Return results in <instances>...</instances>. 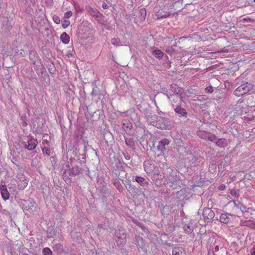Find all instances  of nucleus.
Here are the masks:
<instances>
[{"label":"nucleus","mask_w":255,"mask_h":255,"mask_svg":"<svg viewBox=\"0 0 255 255\" xmlns=\"http://www.w3.org/2000/svg\"><path fill=\"white\" fill-rule=\"evenodd\" d=\"M164 176L166 179V184H170V187L173 189L177 188L180 177L177 176L176 170L170 167H167L164 170Z\"/></svg>","instance_id":"nucleus-1"},{"label":"nucleus","mask_w":255,"mask_h":255,"mask_svg":"<svg viewBox=\"0 0 255 255\" xmlns=\"http://www.w3.org/2000/svg\"><path fill=\"white\" fill-rule=\"evenodd\" d=\"M253 90V85L248 82H246L238 87L234 91V94L237 97H240L247 93H249Z\"/></svg>","instance_id":"nucleus-2"},{"label":"nucleus","mask_w":255,"mask_h":255,"mask_svg":"<svg viewBox=\"0 0 255 255\" xmlns=\"http://www.w3.org/2000/svg\"><path fill=\"white\" fill-rule=\"evenodd\" d=\"M156 123L155 127L160 129H169L171 126V121L162 117H157Z\"/></svg>","instance_id":"nucleus-3"},{"label":"nucleus","mask_w":255,"mask_h":255,"mask_svg":"<svg viewBox=\"0 0 255 255\" xmlns=\"http://www.w3.org/2000/svg\"><path fill=\"white\" fill-rule=\"evenodd\" d=\"M38 144V142L36 139H35L32 137L28 138L27 139H26L21 141V144L24 147L28 150H32L36 148Z\"/></svg>","instance_id":"nucleus-4"},{"label":"nucleus","mask_w":255,"mask_h":255,"mask_svg":"<svg viewBox=\"0 0 255 255\" xmlns=\"http://www.w3.org/2000/svg\"><path fill=\"white\" fill-rule=\"evenodd\" d=\"M197 135L201 138L206 140L214 141L215 140V134L204 130H198Z\"/></svg>","instance_id":"nucleus-5"},{"label":"nucleus","mask_w":255,"mask_h":255,"mask_svg":"<svg viewBox=\"0 0 255 255\" xmlns=\"http://www.w3.org/2000/svg\"><path fill=\"white\" fill-rule=\"evenodd\" d=\"M16 178L18 188L20 190L24 189L28 183L27 178L23 174H17Z\"/></svg>","instance_id":"nucleus-6"},{"label":"nucleus","mask_w":255,"mask_h":255,"mask_svg":"<svg viewBox=\"0 0 255 255\" xmlns=\"http://www.w3.org/2000/svg\"><path fill=\"white\" fill-rule=\"evenodd\" d=\"M163 178H164V173H163V175L154 174L152 177V179L155 185L157 187H160L163 185L166 184V181L163 179Z\"/></svg>","instance_id":"nucleus-7"},{"label":"nucleus","mask_w":255,"mask_h":255,"mask_svg":"<svg viewBox=\"0 0 255 255\" xmlns=\"http://www.w3.org/2000/svg\"><path fill=\"white\" fill-rule=\"evenodd\" d=\"M202 215L204 220L207 222L212 221L215 216L214 211L209 208L204 209Z\"/></svg>","instance_id":"nucleus-8"},{"label":"nucleus","mask_w":255,"mask_h":255,"mask_svg":"<svg viewBox=\"0 0 255 255\" xmlns=\"http://www.w3.org/2000/svg\"><path fill=\"white\" fill-rule=\"evenodd\" d=\"M170 90L180 99L181 101H183V97L182 96L183 90L181 88L176 84H172L170 85Z\"/></svg>","instance_id":"nucleus-9"},{"label":"nucleus","mask_w":255,"mask_h":255,"mask_svg":"<svg viewBox=\"0 0 255 255\" xmlns=\"http://www.w3.org/2000/svg\"><path fill=\"white\" fill-rule=\"evenodd\" d=\"M132 180L133 181H135L138 183L141 186L144 188H147L148 187L149 183L145 178L139 176H132Z\"/></svg>","instance_id":"nucleus-10"},{"label":"nucleus","mask_w":255,"mask_h":255,"mask_svg":"<svg viewBox=\"0 0 255 255\" xmlns=\"http://www.w3.org/2000/svg\"><path fill=\"white\" fill-rule=\"evenodd\" d=\"M144 170L147 174L153 173L155 166L154 163L149 160H145L143 163Z\"/></svg>","instance_id":"nucleus-11"},{"label":"nucleus","mask_w":255,"mask_h":255,"mask_svg":"<svg viewBox=\"0 0 255 255\" xmlns=\"http://www.w3.org/2000/svg\"><path fill=\"white\" fill-rule=\"evenodd\" d=\"M170 143L169 139L167 138H163L158 141V144L157 146V150L161 153L164 152L166 150L165 146L168 145Z\"/></svg>","instance_id":"nucleus-12"},{"label":"nucleus","mask_w":255,"mask_h":255,"mask_svg":"<svg viewBox=\"0 0 255 255\" xmlns=\"http://www.w3.org/2000/svg\"><path fill=\"white\" fill-rule=\"evenodd\" d=\"M213 142L221 148L226 147L229 144L228 140L225 138H218L215 135V140Z\"/></svg>","instance_id":"nucleus-13"},{"label":"nucleus","mask_w":255,"mask_h":255,"mask_svg":"<svg viewBox=\"0 0 255 255\" xmlns=\"http://www.w3.org/2000/svg\"><path fill=\"white\" fill-rule=\"evenodd\" d=\"M29 58L31 63L35 65L36 62L40 60L39 56L36 51L34 50H30L29 52Z\"/></svg>","instance_id":"nucleus-14"},{"label":"nucleus","mask_w":255,"mask_h":255,"mask_svg":"<svg viewBox=\"0 0 255 255\" xmlns=\"http://www.w3.org/2000/svg\"><path fill=\"white\" fill-rule=\"evenodd\" d=\"M38 26H39V30H48L49 22L46 17H43L40 19Z\"/></svg>","instance_id":"nucleus-15"},{"label":"nucleus","mask_w":255,"mask_h":255,"mask_svg":"<svg viewBox=\"0 0 255 255\" xmlns=\"http://www.w3.org/2000/svg\"><path fill=\"white\" fill-rule=\"evenodd\" d=\"M84 170V169L80 168L79 166L76 165L73 167L71 169H70L68 171L69 172V175L76 176L79 175L80 174H83V172Z\"/></svg>","instance_id":"nucleus-16"},{"label":"nucleus","mask_w":255,"mask_h":255,"mask_svg":"<svg viewBox=\"0 0 255 255\" xmlns=\"http://www.w3.org/2000/svg\"><path fill=\"white\" fill-rule=\"evenodd\" d=\"M0 190L1 196L3 200H7L9 198V193L7 191L6 186L5 185L0 186Z\"/></svg>","instance_id":"nucleus-17"},{"label":"nucleus","mask_w":255,"mask_h":255,"mask_svg":"<svg viewBox=\"0 0 255 255\" xmlns=\"http://www.w3.org/2000/svg\"><path fill=\"white\" fill-rule=\"evenodd\" d=\"M115 166H113L115 170H124L125 165L126 164L119 159L115 160Z\"/></svg>","instance_id":"nucleus-18"},{"label":"nucleus","mask_w":255,"mask_h":255,"mask_svg":"<svg viewBox=\"0 0 255 255\" xmlns=\"http://www.w3.org/2000/svg\"><path fill=\"white\" fill-rule=\"evenodd\" d=\"M174 111L175 113L179 115V116L184 117H187V112L184 108H182L180 105L176 106V108L174 109Z\"/></svg>","instance_id":"nucleus-19"},{"label":"nucleus","mask_w":255,"mask_h":255,"mask_svg":"<svg viewBox=\"0 0 255 255\" xmlns=\"http://www.w3.org/2000/svg\"><path fill=\"white\" fill-rule=\"evenodd\" d=\"M241 226H246L255 229V221L246 220L241 221L240 223Z\"/></svg>","instance_id":"nucleus-20"},{"label":"nucleus","mask_w":255,"mask_h":255,"mask_svg":"<svg viewBox=\"0 0 255 255\" xmlns=\"http://www.w3.org/2000/svg\"><path fill=\"white\" fill-rule=\"evenodd\" d=\"M124 138L125 140V142L126 145L129 147L134 149H135V143L134 139L132 137H126L124 136Z\"/></svg>","instance_id":"nucleus-21"},{"label":"nucleus","mask_w":255,"mask_h":255,"mask_svg":"<svg viewBox=\"0 0 255 255\" xmlns=\"http://www.w3.org/2000/svg\"><path fill=\"white\" fill-rule=\"evenodd\" d=\"M70 175L69 171L67 172L66 170H65L63 173V179L68 185H71L72 183V179L69 177Z\"/></svg>","instance_id":"nucleus-22"},{"label":"nucleus","mask_w":255,"mask_h":255,"mask_svg":"<svg viewBox=\"0 0 255 255\" xmlns=\"http://www.w3.org/2000/svg\"><path fill=\"white\" fill-rule=\"evenodd\" d=\"M96 81H94L92 83V87H93V91L92 92V96H98L102 91H101L96 86Z\"/></svg>","instance_id":"nucleus-23"},{"label":"nucleus","mask_w":255,"mask_h":255,"mask_svg":"<svg viewBox=\"0 0 255 255\" xmlns=\"http://www.w3.org/2000/svg\"><path fill=\"white\" fill-rule=\"evenodd\" d=\"M115 241L118 246H123L127 242L126 237H116Z\"/></svg>","instance_id":"nucleus-24"},{"label":"nucleus","mask_w":255,"mask_h":255,"mask_svg":"<svg viewBox=\"0 0 255 255\" xmlns=\"http://www.w3.org/2000/svg\"><path fill=\"white\" fill-rule=\"evenodd\" d=\"M152 54L156 58H157L158 59H161L164 55L163 52H162L161 50L159 49L153 50L152 52Z\"/></svg>","instance_id":"nucleus-25"},{"label":"nucleus","mask_w":255,"mask_h":255,"mask_svg":"<svg viewBox=\"0 0 255 255\" xmlns=\"http://www.w3.org/2000/svg\"><path fill=\"white\" fill-rule=\"evenodd\" d=\"M22 205L23 210H25L27 211L32 210V207H33V206L32 205L31 203L26 200L24 201Z\"/></svg>","instance_id":"nucleus-26"},{"label":"nucleus","mask_w":255,"mask_h":255,"mask_svg":"<svg viewBox=\"0 0 255 255\" xmlns=\"http://www.w3.org/2000/svg\"><path fill=\"white\" fill-rule=\"evenodd\" d=\"M126 237V231L122 227H119L118 230L116 232V237Z\"/></svg>","instance_id":"nucleus-27"},{"label":"nucleus","mask_w":255,"mask_h":255,"mask_svg":"<svg viewBox=\"0 0 255 255\" xmlns=\"http://www.w3.org/2000/svg\"><path fill=\"white\" fill-rule=\"evenodd\" d=\"M60 39L63 43L68 44L70 41V37L66 32H63L61 35Z\"/></svg>","instance_id":"nucleus-28"},{"label":"nucleus","mask_w":255,"mask_h":255,"mask_svg":"<svg viewBox=\"0 0 255 255\" xmlns=\"http://www.w3.org/2000/svg\"><path fill=\"white\" fill-rule=\"evenodd\" d=\"M183 249L179 247H175L172 250V255H182Z\"/></svg>","instance_id":"nucleus-29"},{"label":"nucleus","mask_w":255,"mask_h":255,"mask_svg":"<svg viewBox=\"0 0 255 255\" xmlns=\"http://www.w3.org/2000/svg\"><path fill=\"white\" fill-rule=\"evenodd\" d=\"M230 220V219L227 214H222L221 215L220 218V221L221 222L224 224H227L229 222Z\"/></svg>","instance_id":"nucleus-30"},{"label":"nucleus","mask_w":255,"mask_h":255,"mask_svg":"<svg viewBox=\"0 0 255 255\" xmlns=\"http://www.w3.org/2000/svg\"><path fill=\"white\" fill-rule=\"evenodd\" d=\"M185 232L187 234L192 233L193 231V227L190 224H185L183 227Z\"/></svg>","instance_id":"nucleus-31"},{"label":"nucleus","mask_w":255,"mask_h":255,"mask_svg":"<svg viewBox=\"0 0 255 255\" xmlns=\"http://www.w3.org/2000/svg\"><path fill=\"white\" fill-rule=\"evenodd\" d=\"M202 160V158L199 156H192L191 158L190 159V161L191 164H196L198 162H200Z\"/></svg>","instance_id":"nucleus-32"},{"label":"nucleus","mask_w":255,"mask_h":255,"mask_svg":"<svg viewBox=\"0 0 255 255\" xmlns=\"http://www.w3.org/2000/svg\"><path fill=\"white\" fill-rule=\"evenodd\" d=\"M26 120V115L25 114H23L20 116V123L24 127L27 126Z\"/></svg>","instance_id":"nucleus-33"},{"label":"nucleus","mask_w":255,"mask_h":255,"mask_svg":"<svg viewBox=\"0 0 255 255\" xmlns=\"http://www.w3.org/2000/svg\"><path fill=\"white\" fill-rule=\"evenodd\" d=\"M113 184L114 186L116 187V188L119 190L120 192H122L123 188L122 186V184H121L120 182L117 180L115 179L113 180Z\"/></svg>","instance_id":"nucleus-34"},{"label":"nucleus","mask_w":255,"mask_h":255,"mask_svg":"<svg viewBox=\"0 0 255 255\" xmlns=\"http://www.w3.org/2000/svg\"><path fill=\"white\" fill-rule=\"evenodd\" d=\"M87 143L86 142H83L82 144H80L79 146H82L83 147V151L82 153L80 152V148L78 149V152L79 153V154H81L82 155H85L87 152Z\"/></svg>","instance_id":"nucleus-35"},{"label":"nucleus","mask_w":255,"mask_h":255,"mask_svg":"<svg viewBox=\"0 0 255 255\" xmlns=\"http://www.w3.org/2000/svg\"><path fill=\"white\" fill-rule=\"evenodd\" d=\"M157 118V117L156 116L154 115L151 118L148 117L147 121L150 125L155 127Z\"/></svg>","instance_id":"nucleus-36"},{"label":"nucleus","mask_w":255,"mask_h":255,"mask_svg":"<svg viewBox=\"0 0 255 255\" xmlns=\"http://www.w3.org/2000/svg\"><path fill=\"white\" fill-rule=\"evenodd\" d=\"M111 42L113 45L116 47L122 45L120 40L116 38H112Z\"/></svg>","instance_id":"nucleus-37"},{"label":"nucleus","mask_w":255,"mask_h":255,"mask_svg":"<svg viewBox=\"0 0 255 255\" xmlns=\"http://www.w3.org/2000/svg\"><path fill=\"white\" fill-rule=\"evenodd\" d=\"M132 221L136 226L141 228L142 231H145L146 228L142 223L136 219H133Z\"/></svg>","instance_id":"nucleus-38"},{"label":"nucleus","mask_w":255,"mask_h":255,"mask_svg":"<svg viewBox=\"0 0 255 255\" xmlns=\"http://www.w3.org/2000/svg\"><path fill=\"white\" fill-rule=\"evenodd\" d=\"M47 66H48V69L49 72L51 74H54L55 72L56 69H55L54 64L52 62L48 64Z\"/></svg>","instance_id":"nucleus-39"},{"label":"nucleus","mask_w":255,"mask_h":255,"mask_svg":"<svg viewBox=\"0 0 255 255\" xmlns=\"http://www.w3.org/2000/svg\"><path fill=\"white\" fill-rule=\"evenodd\" d=\"M132 128V124L129 122H127L125 123H123V128L125 130L128 131L130 130Z\"/></svg>","instance_id":"nucleus-40"},{"label":"nucleus","mask_w":255,"mask_h":255,"mask_svg":"<svg viewBox=\"0 0 255 255\" xmlns=\"http://www.w3.org/2000/svg\"><path fill=\"white\" fill-rule=\"evenodd\" d=\"M43 255H53L52 251L49 248H44L42 250Z\"/></svg>","instance_id":"nucleus-41"},{"label":"nucleus","mask_w":255,"mask_h":255,"mask_svg":"<svg viewBox=\"0 0 255 255\" xmlns=\"http://www.w3.org/2000/svg\"><path fill=\"white\" fill-rule=\"evenodd\" d=\"M70 22L69 20L65 19L62 22V25L64 28H67L70 24Z\"/></svg>","instance_id":"nucleus-42"},{"label":"nucleus","mask_w":255,"mask_h":255,"mask_svg":"<svg viewBox=\"0 0 255 255\" xmlns=\"http://www.w3.org/2000/svg\"><path fill=\"white\" fill-rule=\"evenodd\" d=\"M214 91V88L212 86L207 87L205 89V92L206 93H212Z\"/></svg>","instance_id":"nucleus-43"},{"label":"nucleus","mask_w":255,"mask_h":255,"mask_svg":"<svg viewBox=\"0 0 255 255\" xmlns=\"http://www.w3.org/2000/svg\"><path fill=\"white\" fill-rule=\"evenodd\" d=\"M85 115L87 119H91L93 116V113L91 112L90 113L89 110L86 111L85 112Z\"/></svg>","instance_id":"nucleus-44"},{"label":"nucleus","mask_w":255,"mask_h":255,"mask_svg":"<svg viewBox=\"0 0 255 255\" xmlns=\"http://www.w3.org/2000/svg\"><path fill=\"white\" fill-rule=\"evenodd\" d=\"M122 153L123 154L126 159L129 160L130 159V156L128 153V152L126 150L123 151Z\"/></svg>","instance_id":"nucleus-45"},{"label":"nucleus","mask_w":255,"mask_h":255,"mask_svg":"<svg viewBox=\"0 0 255 255\" xmlns=\"http://www.w3.org/2000/svg\"><path fill=\"white\" fill-rule=\"evenodd\" d=\"M42 151L44 154H46L48 156L50 155V151L47 147H44L42 148Z\"/></svg>","instance_id":"nucleus-46"},{"label":"nucleus","mask_w":255,"mask_h":255,"mask_svg":"<svg viewBox=\"0 0 255 255\" xmlns=\"http://www.w3.org/2000/svg\"><path fill=\"white\" fill-rule=\"evenodd\" d=\"M241 21L242 22H243V23H245L246 22H251L255 21V19L251 18L249 17H247L244 18L243 19V20Z\"/></svg>","instance_id":"nucleus-47"},{"label":"nucleus","mask_w":255,"mask_h":255,"mask_svg":"<svg viewBox=\"0 0 255 255\" xmlns=\"http://www.w3.org/2000/svg\"><path fill=\"white\" fill-rule=\"evenodd\" d=\"M165 51L169 54H172L174 52L175 50L172 47H168L166 48Z\"/></svg>","instance_id":"nucleus-48"},{"label":"nucleus","mask_w":255,"mask_h":255,"mask_svg":"<svg viewBox=\"0 0 255 255\" xmlns=\"http://www.w3.org/2000/svg\"><path fill=\"white\" fill-rule=\"evenodd\" d=\"M106 94V92L105 91H102L100 93H99L98 96V99L102 101L104 99V96Z\"/></svg>","instance_id":"nucleus-49"},{"label":"nucleus","mask_w":255,"mask_h":255,"mask_svg":"<svg viewBox=\"0 0 255 255\" xmlns=\"http://www.w3.org/2000/svg\"><path fill=\"white\" fill-rule=\"evenodd\" d=\"M8 17H4V18L3 19V21H2V22H3V24L4 25V23H6V26L7 28H9V27L10 26H11V24H8Z\"/></svg>","instance_id":"nucleus-50"},{"label":"nucleus","mask_w":255,"mask_h":255,"mask_svg":"<svg viewBox=\"0 0 255 255\" xmlns=\"http://www.w3.org/2000/svg\"><path fill=\"white\" fill-rule=\"evenodd\" d=\"M216 168V165L215 164H212L209 166V171L212 172L214 171Z\"/></svg>","instance_id":"nucleus-51"},{"label":"nucleus","mask_w":255,"mask_h":255,"mask_svg":"<svg viewBox=\"0 0 255 255\" xmlns=\"http://www.w3.org/2000/svg\"><path fill=\"white\" fill-rule=\"evenodd\" d=\"M17 168L20 170H23L24 169V167L22 165L20 164L19 163V162L16 165Z\"/></svg>","instance_id":"nucleus-52"},{"label":"nucleus","mask_w":255,"mask_h":255,"mask_svg":"<svg viewBox=\"0 0 255 255\" xmlns=\"http://www.w3.org/2000/svg\"><path fill=\"white\" fill-rule=\"evenodd\" d=\"M11 160L12 162L15 165L19 162L18 160L15 157H12Z\"/></svg>","instance_id":"nucleus-53"},{"label":"nucleus","mask_w":255,"mask_h":255,"mask_svg":"<svg viewBox=\"0 0 255 255\" xmlns=\"http://www.w3.org/2000/svg\"><path fill=\"white\" fill-rule=\"evenodd\" d=\"M53 19L56 23H59L60 22L59 17H53Z\"/></svg>","instance_id":"nucleus-54"},{"label":"nucleus","mask_w":255,"mask_h":255,"mask_svg":"<svg viewBox=\"0 0 255 255\" xmlns=\"http://www.w3.org/2000/svg\"><path fill=\"white\" fill-rule=\"evenodd\" d=\"M145 117H146V120H148V117H150V118H151L152 117H153V116H152L151 115V114L150 113H147L146 114H145Z\"/></svg>","instance_id":"nucleus-55"},{"label":"nucleus","mask_w":255,"mask_h":255,"mask_svg":"<svg viewBox=\"0 0 255 255\" xmlns=\"http://www.w3.org/2000/svg\"><path fill=\"white\" fill-rule=\"evenodd\" d=\"M82 108L83 110L85 111V112L88 111L89 109V107L87 105H83Z\"/></svg>","instance_id":"nucleus-56"},{"label":"nucleus","mask_w":255,"mask_h":255,"mask_svg":"<svg viewBox=\"0 0 255 255\" xmlns=\"http://www.w3.org/2000/svg\"><path fill=\"white\" fill-rule=\"evenodd\" d=\"M166 95H167V97L169 98V99H170L172 98V97L173 96L171 94H168V91L167 90H166Z\"/></svg>","instance_id":"nucleus-57"},{"label":"nucleus","mask_w":255,"mask_h":255,"mask_svg":"<svg viewBox=\"0 0 255 255\" xmlns=\"http://www.w3.org/2000/svg\"><path fill=\"white\" fill-rule=\"evenodd\" d=\"M249 3L252 5H255V0H250Z\"/></svg>","instance_id":"nucleus-58"},{"label":"nucleus","mask_w":255,"mask_h":255,"mask_svg":"<svg viewBox=\"0 0 255 255\" xmlns=\"http://www.w3.org/2000/svg\"><path fill=\"white\" fill-rule=\"evenodd\" d=\"M86 174L88 175H89V173H90V171H89V169L88 167H86Z\"/></svg>","instance_id":"nucleus-59"},{"label":"nucleus","mask_w":255,"mask_h":255,"mask_svg":"<svg viewBox=\"0 0 255 255\" xmlns=\"http://www.w3.org/2000/svg\"><path fill=\"white\" fill-rule=\"evenodd\" d=\"M231 194L232 195H236V192L235 190H231Z\"/></svg>","instance_id":"nucleus-60"},{"label":"nucleus","mask_w":255,"mask_h":255,"mask_svg":"<svg viewBox=\"0 0 255 255\" xmlns=\"http://www.w3.org/2000/svg\"><path fill=\"white\" fill-rule=\"evenodd\" d=\"M208 255H214V253L213 251H209Z\"/></svg>","instance_id":"nucleus-61"},{"label":"nucleus","mask_w":255,"mask_h":255,"mask_svg":"<svg viewBox=\"0 0 255 255\" xmlns=\"http://www.w3.org/2000/svg\"><path fill=\"white\" fill-rule=\"evenodd\" d=\"M72 14V12L71 11H68L66 13V14L67 15L66 16H68V15H71Z\"/></svg>","instance_id":"nucleus-62"},{"label":"nucleus","mask_w":255,"mask_h":255,"mask_svg":"<svg viewBox=\"0 0 255 255\" xmlns=\"http://www.w3.org/2000/svg\"><path fill=\"white\" fill-rule=\"evenodd\" d=\"M82 31H83V30L81 28V26L80 28L79 29V31H78L79 34H82Z\"/></svg>","instance_id":"nucleus-63"},{"label":"nucleus","mask_w":255,"mask_h":255,"mask_svg":"<svg viewBox=\"0 0 255 255\" xmlns=\"http://www.w3.org/2000/svg\"><path fill=\"white\" fill-rule=\"evenodd\" d=\"M142 239V238H140V237H135V241H136V242H138V240H139V239Z\"/></svg>","instance_id":"nucleus-64"}]
</instances>
